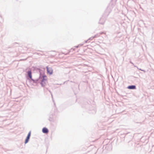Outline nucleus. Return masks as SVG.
Listing matches in <instances>:
<instances>
[{
	"instance_id": "f257e3e1",
	"label": "nucleus",
	"mask_w": 154,
	"mask_h": 154,
	"mask_svg": "<svg viewBox=\"0 0 154 154\" xmlns=\"http://www.w3.org/2000/svg\"><path fill=\"white\" fill-rule=\"evenodd\" d=\"M39 72H40V75L39 78L35 79H33L32 78L31 80H29V81L30 83H32H32H35L37 84L39 83V81L41 78V70H39Z\"/></svg>"
},
{
	"instance_id": "f03ea898",
	"label": "nucleus",
	"mask_w": 154,
	"mask_h": 154,
	"mask_svg": "<svg viewBox=\"0 0 154 154\" xmlns=\"http://www.w3.org/2000/svg\"><path fill=\"white\" fill-rule=\"evenodd\" d=\"M40 81V84L41 86L42 87H44L46 83L47 82L46 79H40L39 82Z\"/></svg>"
},
{
	"instance_id": "7ed1b4c3",
	"label": "nucleus",
	"mask_w": 154,
	"mask_h": 154,
	"mask_svg": "<svg viewBox=\"0 0 154 154\" xmlns=\"http://www.w3.org/2000/svg\"><path fill=\"white\" fill-rule=\"evenodd\" d=\"M27 79L29 81L32 79V72L31 70H28L27 72Z\"/></svg>"
},
{
	"instance_id": "20e7f679",
	"label": "nucleus",
	"mask_w": 154,
	"mask_h": 154,
	"mask_svg": "<svg viewBox=\"0 0 154 154\" xmlns=\"http://www.w3.org/2000/svg\"><path fill=\"white\" fill-rule=\"evenodd\" d=\"M47 72L48 74L50 75H51L53 74V70L51 67L49 68L48 66L46 67Z\"/></svg>"
},
{
	"instance_id": "39448f33",
	"label": "nucleus",
	"mask_w": 154,
	"mask_h": 154,
	"mask_svg": "<svg viewBox=\"0 0 154 154\" xmlns=\"http://www.w3.org/2000/svg\"><path fill=\"white\" fill-rule=\"evenodd\" d=\"M48 129L46 127H44L42 129V132L44 134H48Z\"/></svg>"
},
{
	"instance_id": "423d86ee",
	"label": "nucleus",
	"mask_w": 154,
	"mask_h": 154,
	"mask_svg": "<svg viewBox=\"0 0 154 154\" xmlns=\"http://www.w3.org/2000/svg\"><path fill=\"white\" fill-rule=\"evenodd\" d=\"M105 17H102L100 20L99 23L101 24H103L105 23Z\"/></svg>"
},
{
	"instance_id": "0eeeda50",
	"label": "nucleus",
	"mask_w": 154,
	"mask_h": 154,
	"mask_svg": "<svg viewBox=\"0 0 154 154\" xmlns=\"http://www.w3.org/2000/svg\"><path fill=\"white\" fill-rule=\"evenodd\" d=\"M127 88L129 89H135L136 88V86L135 85H130L128 86Z\"/></svg>"
},
{
	"instance_id": "6e6552de",
	"label": "nucleus",
	"mask_w": 154,
	"mask_h": 154,
	"mask_svg": "<svg viewBox=\"0 0 154 154\" xmlns=\"http://www.w3.org/2000/svg\"><path fill=\"white\" fill-rule=\"evenodd\" d=\"M30 137L27 136L24 142V143L25 144L29 142L30 139Z\"/></svg>"
},
{
	"instance_id": "1a4fd4ad",
	"label": "nucleus",
	"mask_w": 154,
	"mask_h": 154,
	"mask_svg": "<svg viewBox=\"0 0 154 154\" xmlns=\"http://www.w3.org/2000/svg\"><path fill=\"white\" fill-rule=\"evenodd\" d=\"M46 77H47L46 76V75L45 74H44L42 75V73H41V79H43V78L46 79Z\"/></svg>"
},
{
	"instance_id": "9d476101",
	"label": "nucleus",
	"mask_w": 154,
	"mask_h": 154,
	"mask_svg": "<svg viewBox=\"0 0 154 154\" xmlns=\"http://www.w3.org/2000/svg\"><path fill=\"white\" fill-rule=\"evenodd\" d=\"M100 36V34L99 33L95 35L94 36V38H97L98 37H99Z\"/></svg>"
},
{
	"instance_id": "9b49d317",
	"label": "nucleus",
	"mask_w": 154,
	"mask_h": 154,
	"mask_svg": "<svg viewBox=\"0 0 154 154\" xmlns=\"http://www.w3.org/2000/svg\"><path fill=\"white\" fill-rule=\"evenodd\" d=\"M31 131H30L28 133L27 136L30 137V136H31Z\"/></svg>"
},
{
	"instance_id": "f8f14e48",
	"label": "nucleus",
	"mask_w": 154,
	"mask_h": 154,
	"mask_svg": "<svg viewBox=\"0 0 154 154\" xmlns=\"http://www.w3.org/2000/svg\"><path fill=\"white\" fill-rule=\"evenodd\" d=\"M83 45V44H79L78 46H75V47L76 48H78L79 47L81 46H82Z\"/></svg>"
},
{
	"instance_id": "ddd939ff",
	"label": "nucleus",
	"mask_w": 154,
	"mask_h": 154,
	"mask_svg": "<svg viewBox=\"0 0 154 154\" xmlns=\"http://www.w3.org/2000/svg\"><path fill=\"white\" fill-rule=\"evenodd\" d=\"M99 34H100V35H101V34H105V33L103 32H101L99 33Z\"/></svg>"
},
{
	"instance_id": "4468645a",
	"label": "nucleus",
	"mask_w": 154,
	"mask_h": 154,
	"mask_svg": "<svg viewBox=\"0 0 154 154\" xmlns=\"http://www.w3.org/2000/svg\"><path fill=\"white\" fill-rule=\"evenodd\" d=\"M94 38V36H93V37H90L88 39L89 40H92V39H93Z\"/></svg>"
},
{
	"instance_id": "2eb2a0df",
	"label": "nucleus",
	"mask_w": 154,
	"mask_h": 154,
	"mask_svg": "<svg viewBox=\"0 0 154 154\" xmlns=\"http://www.w3.org/2000/svg\"><path fill=\"white\" fill-rule=\"evenodd\" d=\"M72 51H75V48H72L71 49V51H72Z\"/></svg>"
},
{
	"instance_id": "dca6fc26",
	"label": "nucleus",
	"mask_w": 154,
	"mask_h": 154,
	"mask_svg": "<svg viewBox=\"0 0 154 154\" xmlns=\"http://www.w3.org/2000/svg\"><path fill=\"white\" fill-rule=\"evenodd\" d=\"M89 40V39L87 40H86L85 41V43H87L88 40Z\"/></svg>"
},
{
	"instance_id": "f3484780",
	"label": "nucleus",
	"mask_w": 154,
	"mask_h": 154,
	"mask_svg": "<svg viewBox=\"0 0 154 154\" xmlns=\"http://www.w3.org/2000/svg\"><path fill=\"white\" fill-rule=\"evenodd\" d=\"M142 71H143L144 72H146L145 70H143V69L142 70Z\"/></svg>"
},
{
	"instance_id": "a211bd4d",
	"label": "nucleus",
	"mask_w": 154,
	"mask_h": 154,
	"mask_svg": "<svg viewBox=\"0 0 154 154\" xmlns=\"http://www.w3.org/2000/svg\"><path fill=\"white\" fill-rule=\"evenodd\" d=\"M138 68V69L139 70H141V71H142V69H138V68Z\"/></svg>"
},
{
	"instance_id": "6ab92c4d",
	"label": "nucleus",
	"mask_w": 154,
	"mask_h": 154,
	"mask_svg": "<svg viewBox=\"0 0 154 154\" xmlns=\"http://www.w3.org/2000/svg\"><path fill=\"white\" fill-rule=\"evenodd\" d=\"M130 63H132V64H133V63H132L131 61H130Z\"/></svg>"
}]
</instances>
